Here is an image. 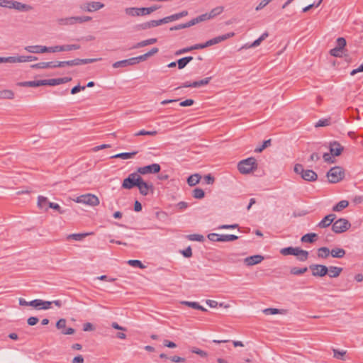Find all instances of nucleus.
Instances as JSON below:
<instances>
[{"mask_svg":"<svg viewBox=\"0 0 363 363\" xmlns=\"http://www.w3.org/2000/svg\"><path fill=\"white\" fill-rule=\"evenodd\" d=\"M158 51H159V50H158L157 48H153L149 52H147V53H145V54H144L143 55L131 58V60L137 61L138 63L140 62V61H145L148 57H150L154 55L155 54L157 53Z\"/></svg>","mask_w":363,"mask_h":363,"instance_id":"obj_19","label":"nucleus"},{"mask_svg":"<svg viewBox=\"0 0 363 363\" xmlns=\"http://www.w3.org/2000/svg\"><path fill=\"white\" fill-rule=\"evenodd\" d=\"M336 43V48H337L338 49H341L342 50L346 45V40L344 38H338L337 39Z\"/></svg>","mask_w":363,"mask_h":363,"instance_id":"obj_55","label":"nucleus"},{"mask_svg":"<svg viewBox=\"0 0 363 363\" xmlns=\"http://www.w3.org/2000/svg\"><path fill=\"white\" fill-rule=\"evenodd\" d=\"M211 79V77H206L200 81L194 82H192V85L194 86V87H199L201 86L206 85L209 83Z\"/></svg>","mask_w":363,"mask_h":363,"instance_id":"obj_41","label":"nucleus"},{"mask_svg":"<svg viewBox=\"0 0 363 363\" xmlns=\"http://www.w3.org/2000/svg\"><path fill=\"white\" fill-rule=\"evenodd\" d=\"M57 22H58L59 25H60V26H70V25L75 24L74 20V16L60 18V19H58Z\"/></svg>","mask_w":363,"mask_h":363,"instance_id":"obj_33","label":"nucleus"},{"mask_svg":"<svg viewBox=\"0 0 363 363\" xmlns=\"http://www.w3.org/2000/svg\"><path fill=\"white\" fill-rule=\"evenodd\" d=\"M141 177L138 173H132L125 178L122 183V188L125 189H131L135 186H138Z\"/></svg>","mask_w":363,"mask_h":363,"instance_id":"obj_6","label":"nucleus"},{"mask_svg":"<svg viewBox=\"0 0 363 363\" xmlns=\"http://www.w3.org/2000/svg\"><path fill=\"white\" fill-rule=\"evenodd\" d=\"M138 173L140 174H147L152 173H158L160 171V166L158 164H152L147 166L139 167Z\"/></svg>","mask_w":363,"mask_h":363,"instance_id":"obj_11","label":"nucleus"},{"mask_svg":"<svg viewBox=\"0 0 363 363\" xmlns=\"http://www.w3.org/2000/svg\"><path fill=\"white\" fill-rule=\"evenodd\" d=\"M48 200L46 197L43 196H39L38 197V206L41 209H45V211H48L47 206H49Z\"/></svg>","mask_w":363,"mask_h":363,"instance_id":"obj_26","label":"nucleus"},{"mask_svg":"<svg viewBox=\"0 0 363 363\" xmlns=\"http://www.w3.org/2000/svg\"><path fill=\"white\" fill-rule=\"evenodd\" d=\"M101 59L96 58H89V59H74L72 60L65 61L66 66H77L80 65H86L89 63H92L101 60Z\"/></svg>","mask_w":363,"mask_h":363,"instance_id":"obj_12","label":"nucleus"},{"mask_svg":"<svg viewBox=\"0 0 363 363\" xmlns=\"http://www.w3.org/2000/svg\"><path fill=\"white\" fill-rule=\"evenodd\" d=\"M350 222L345 218L337 220L332 226V230L335 233H342L347 230L350 228Z\"/></svg>","mask_w":363,"mask_h":363,"instance_id":"obj_7","label":"nucleus"},{"mask_svg":"<svg viewBox=\"0 0 363 363\" xmlns=\"http://www.w3.org/2000/svg\"><path fill=\"white\" fill-rule=\"evenodd\" d=\"M182 303L194 309L206 311V309L200 306L197 302L182 301Z\"/></svg>","mask_w":363,"mask_h":363,"instance_id":"obj_36","label":"nucleus"},{"mask_svg":"<svg viewBox=\"0 0 363 363\" xmlns=\"http://www.w3.org/2000/svg\"><path fill=\"white\" fill-rule=\"evenodd\" d=\"M208 238L213 242H220V235L217 233H210L208 235Z\"/></svg>","mask_w":363,"mask_h":363,"instance_id":"obj_58","label":"nucleus"},{"mask_svg":"<svg viewBox=\"0 0 363 363\" xmlns=\"http://www.w3.org/2000/svg\"><path fill=\"white\" fill-rule=\"evenodd\" d=\"M330 255L333 257L342 258L345 255V250L342 248H334L330 251Z\"/></svg>","mask_w":363,"mask_h":363,"instance_id":"obj_29","label":"nucleus"},{"mask_svg":"<svg viewBox=\"0 0 363 363\" xmlns=\"http://www.w3.org/2000/svg\"><path fill=\"white\" fill-rule=\"evenodd\" d=\"M11 9H14L21 11H28L32 10L33 7L28 4H22L16 1H11Z\"/></svg>","mask_w":363,"mask_h":363,"instance_id":"obj_17","label":"nucleus"},{"mask_svg":"<svg viewBox=\"0 0 363 363\" xmlns=\"http://www.w3.org/2000/svg\"><path fill=\"white\" fill-rule=\"evenodd\" d=\"M14 98V93L9 89H4L0 91V99H13Z\"/></svg>","mask_w":363,"mask_h":363,"instance_id":"obj_28","label":"nucleus"},{"mask_svg":"<svg viewBox=\"0 0 363 363\" xmlns=\"http://www.w3.org/2000/svg\"><path fill=\"white\" fill-rule=\"evenodd\" d=\"M303 254H302L301 252L298 253V255H297L296 257H298V259L300 261L304 262V261H306L308 259V252L307 251H306V250H303Z\"/></svg>","mask_w":363,"mask_h":363,"instance_id":"obj_61","label":"nucleus"},{"mask_svg":"<svg viewBox=\"0 0 363 363\" xmlns=\"http://www.w3.org/2000/svg\"><path fill=\"white\" fill-rule=\"evenodd\" d=\"M44 46L42 45H33V46H26L25 50L30 53H43V49Z\"/></svg>","mask_w":363,"mask_h":363,"instance_id":"obj_30","label":"nucleus"},{"mask_svg":"<svg viewBox=\"0 0 363 363\" xmlns=\"http://www.w3.org/2000/svg\"><path fill=\"white\" fill-rule=\"evenodd\" d=\"M343 151V147L337 142L330 143V152L333 156H339Z\"/></svg>","mask_w":363,"mask_h":363,"instance_id":"obj_18","label":"nucleus"},{"mask_svg":"<svg viewBox=\"0 0 363 363\" xmlns=\"http://www.w3.org/2000/svg\"><path fill=\"white\" fill-rule=\"evenodd\" d=\"M137 153H138V152H123V153H119V154L115 155L112 156L111 158H121L123 160H128V159L133 158L136 155Z\"/></svg>","mask_w":363,"mask_h":363,"instance_id":"obj_24","label":"nucleus"},{"mask_svg":"<svg viewBox=\"0 0 363 363\" xmlns=\"http://www.w3.org/2000/svg\"><path fill=\"white\" fill-rule=\"evenodd\" d=\"M94 233H78V234H72L69 235L67 238L68 239H74L75 240H81L83 238H86L88 235H93Z\"/></svg>","mask_w":363,"mask_h":363,"instance_id":"obj_37","label":"nucleus"},{"mask_svg":"<svg viewBox=\"0 0 363 363\" xmlns=\"http://www.w3.org/2000/svg\"><path fill=\"white\" fill-rule=\"evenodd\" d=\"M74 23H82L90 21L91 18L89 16H74Z\"/></svg>","mask_w":363,"mask_h":363,"instance_id":"obj_46","label":"nucleus"},{"mask_svg":"<svg viewBox=\"0 0 363 363\" xmlns=\"http://www.w3.org/2000/svg\"><path fill=\"white\" fill-rule=\"evenodd\" d=\"M349 205V202L346 200H342L338 202L335 206L333 208V211L339 212L347 208Z\"/></svg>","mask_w":363,"mask_h":363,"instance_id":"obj_31","label":"nucleus"},{"mask_svg":"<svg viewBox=\"0 0 363 363\" xmlns=\"http://www.w3.org/2000/svg\"><path fill=\"white\" fill-rule=\"evenodd\" d=\"M84 359L82 355L79 354L75 357L73 358L72 360V363H84Z\"/></svg>","mask_w":363,"mask_h":363,"instance_id":"obj_64","label":"nucleus"},{"mask_svg":"<svg viewBox=\"0 0 363 363\" xmlns=\"http://www.w3.org/2000/svg\"><path fill=\"white\" fill-rule=\"evenodd\" d=\"M128 264H130L132 267H139L141 269L145 268V266L143 265V264L139 260L130 259L128 262Z\"/></svg>","mask_w":363,"mask_h":363,"instance_id":"obj_48","label":"nucleus"},{"mask_svg":"<svg viewBox=\"0 0 363 363\" xmlns=\"http://www.w3.org/2000/svg\"><path fill=\"white\" fill-rule=\"evenodd\" d=\"M342 53V50L341 49H338L337 48H335L330 51V54L334 57H341Z\"/></svg>","mask_w":363,"mask_h":363,"instance_id":"obj_57","label":"nucleus"},{"mask_svg":"<svg viewBox=\"0 0 363 363\" xmlns=\"http://www.w3.org/2000/svg\"><path fill=\"white\" fill-rule=\"evenodd\" d=\"M65 61H57V62H39L31 65L33 69H48V68H57L63 67L66 66Z\"/></svg>","mask_w":363,"mask_h":363,"instance_id":"obj_8","label":"nucleus"},{"mask_svg":"<svg viewBox=\"0 0 363 363\" xmlns=\"http://www.w3.org/2000/svg\"><path fill=\"white\" fill-rule=\"evenodd\" d=\"M268 33H264L258 39L255 40L249 48H255L260 45V43L268 37Z\"/></svg>","mask_w":363,"mask_h":363,"instance_id":"obj_38","label":"nucleus"},{"mask_svg":"<svg viewBox=\"0 0 363 363\" xmlns=\"http://www.w3.org/2000/svg\"><path fill=\"white\" fill-rule=\"evenodd\" d=\"M238 238V236L234 235H220V242H230L236 240Z\"/></svg>","mask_w":363,"mask_h":363,"instance_id":"obj_40","label":"nucleus"},{"mask_svg":"<svg viewBox=\"0 0 363 363\" xmlns=\"http://www.w3.org/2000/svg\"><path fill=\"white\" fill-rule=\"evenodd\" d=\"M317 238H318V235L315 233H308V234L304 235L301 238V241L303 242L312 243L315 240V239Z\"/></svg>","mask_w":363,"mask_h":363,"instance_id":"obj_32","label":"nucleus"},{"mask_svg":"<svg viewBox=\"0 0 363 363\" xmlns=\"http://www.w3.org/2000/svg\"><path fill=\"white\" fill-rule=\"evenodd\" d=\"M234 35H235V33L233 32H230V33H226L225 35H220V36L216 37L214 38H212V39L206 41L205 43L196 44V45L190 46V47L180 49L175 52V55H180L182 54L189 52L194 50L203 49L207 47L220 43V42L224 41L228 38H230L233 37Z\"/></svg>","mask_w":363,"mask_h":363,"instance_id":"obj_1","label":"nucleus"},{"mask_svg":"<svg viewBox=\"0 0 363 363\" xmlns=\"http://www.w3.org/2000/svg\"><path fill=\"white\" fill-rule=\"evenodd\" d=\"M104 7V4L99 1L86 2L80 6L83 11L93 12Z\"/></svg>","mask_w":363,"mask_h":363,"instance_id":"obj_9","label":"nucleus"},{"mask_svg":"<svg viewBox=\"0 0 363 363\" xmlns=\"http://www.w3.org/2000/svg\"><path fill=\"white\" fill-rule=\"evenodd\" d=\"M191 351L192 353L199 354L201 357H206L208 356V354L206 352L201 350L197 347H192Z\"/></svg>","mask_w":363,"mask_h":363,"instance_id":"obj_50","label":"nucleus"},{"mask_svg":"<svg viewBox=\"0 0 363 363\" xmlns=\"http://www.w3.org/2000/svg\"><path fill=\"white\" fill-rule=\"evenodd\" d=\"M188 238H189V240H192V241L201 242L203 240V236L201 235H199V234L189 235H188Z\"/></svg>","mask_w":363,"mask_h":363,"instance_id":"obj_54","label":"nucleus"},{"mask_svg":"<svg viewBox=\"0 0 363 363\" xmlns=\"http://www.w3.org/2000/svg\"><path fill=\"white\" fill-rule=\"evenodd\" d=\"M294 250L293 247H289L282 248L280 250V252L281 255L286 256V255H292L294 253Z\"/></svg>","mask_w":363,"mask_h":363,"instance_id":"obj_51","label":"nucleus"},{"mask_svg":"<svg viewBox=\"0 0 363 363\" xmlns=\"http://www.w3.org/2000/svg\"><path fill=\"white\" fill-rule=\"evenodd\" d=\"M159 7L157 6H153L149 8H126L125 9V13L130 16H146L154 12Z\"/></svg>","mask_w":363,"mask_h":363,"instance_id":"obj_3","label":"nucleus"},{"mask_svg":"<svg viewBox=\"0 0 363 363\" xmlns=\"http://www.w3.org/2000/svg\"><path fill=\"white\" fill-rule=\"evenodd\" d=\"M201 179V176L199 174H194L189 177L187 179V183L190 186L196 185Z\"/></svg>","mask_w":363,"mask_h":363,"instance_id":"obj_27","label":"nucleus"},{"mask_svg":"<svg viewBox=\"0 0 363 363\" xmlns=\"http://www.w3.org/2000/svg\"><path fill=\"white\" fill-rule=\"evenodd\" d=\"M21 86L37 87L44 86L43 79L37 81H28L19 83Z\"/></svg>","mask_w":363,"mask_h":363,"instance_id":"obj_23","label":"nucleus"},{"mask_svg":"<svg viewBox=\"0 0 363 363\" xmlns=\"http://www.w3.org/2000/svg\"><path fill=\"white\" fill-rule=\"evenodd\" d=\"M330 124V120L329 118L320 119L315 124V127H324L328 126Z\"/></svg>","mask_w":363,"mask_h":363,"instance_id":"obj_52","label":"nucleus"},{"mask_svg":"<svg viewBox=\"0 0 363 363\" xmlns=\"http://www.w3.org/2000/svg\"><path fill=\"white\" fill-rule=\"evenodd\" d=\"M71 80H72L71 77L43 79V84H44V86H56V85L69 82Z\"/></svg>","mask_w":363,"mask_h":363,"instance_id":"obj_15","label":"nucleus"},{"mask_svg":"<svg viewBox=\"0 0 363 363\" xmlns=\"http://www.w3.org/2000/svg\"><path fill=\"white\" fill-rule=\"evenodd\" d=\"M257 167L256 160L250 157L240 161L238 164V169L241 174H249Z\"/></svg>","mask_w":363,"mask_h":363,"instance_id":"obj_2","label":"nucleus"},{"mask_svg":"<svg viewBox=\"0 0 363 363\" xmlns=\"http://www.w3.org/2000/svg\"><path fill=\"white\" fill-rule=\"evenodd\" d=\"M327 177L330 183H337L343 179L345 172L340 167H334L328 171Z\"/></svg>","mask_w":363,"mask_h":363,"instance_id":"obj_5","label":"nucleus"},{"mask_svg":"<svg viewBox=\"0 0 363 363\" xmlns=\"http://www.w3.org/2000/svg\"><path fill=\"white\" fill-rule=\"evenodd\" d=\"M193 60V57L189 56V57H183V58H181L179 59L178 61H177V65H178V68L182 69L183 68H184L186 67V65L189 62H191V60Z\"/></svg>","mask_w":363,"mask_h":363,"instance_id":"obj_35","label":"nucleus"},{"mask_svg":"<svg viewBox=\"0 0 363 363\" xmlns=\"http://www.w3.org/2000/svg\"><path fill=\"white\" fill-rule=\"evenodd\" d=\"M211 19V14L209 13H206L202 15L199 16L198 17L191 20L192 26L196 25V23H199L200 22Z\"/></svg>","mask_w":363,"mask_h":363,"instance_id":"obj_25","label":"nucleus"},{"mask_svg":"<svg viewBox=\"0 0 363 363\" xmlns=\"http://www.w3.org/2000/svg\"><path fill=\"white\" fill-rule=\"evenodd\" d=\"M191 26H192V23H191V21H189V22H187L186 23L179 24V25H177V26L170 28V30H181V29L189 28Z\"/></svg>","mask_w":363,"mask_h":363,"instance_id":"obj_43","label":"nucleus"},{"mask_svg":"<svg viewBox=\"0 0 363 363\" xmlns=\"http://www.w3.org/2000/svg\"><path fill=\"white\" fill-rule=\"evenodd\" d=\"M333 351L335 358L340 359L342 360L345 359L344 357L347 353V352L345 350L340 351L337 349H333Z\"/></svg>","mask_w":363,"mask_h":363,"instance_id":"obj_44","label":"nucleus"},{"mask_svg":"<svg viewBox=\"0 0 363 363\" xmlns=\"http://www.w3.org/2000/svg\"><path fill=\"white\" fill-rule=\"evenodd\" d=\"M328 274L329 277L331 278L339 277L342 271V268L334 266L330 267L329 268H328Z\"/></svg>","mask_w":363,"mask_h":363,"instance_id":"obj_22","label":"nucleus"},{"mask_svg":"<svg viewBox=\"0 0 363 363\" xmlns=\"http://www.w3.org/2000/svg\"><path fill=\"white\" fill-rule=\"evenodd\" d=\"M204 195V191L201 189L196 188L193 191V196L196 199H202Z\"/></svg>","mask_w":363,"mask_h":363,"instance_id":"obj_47","label":"nucleus"},{"mask_svg":"<svg viewBox=\"0 0 363 363\" xmlns=\"http://www.w3.org/2000/svg\"><path fill=\"white\" fill-rule=\"evenodd\" d=\"M310 269L314 277H324L328 274V267L322 264H312L310 266Z\"/></svg>","mask_w":363,"mask_h":363,"instance_id":"obj_10","label":"nucleus"},{"mask_svg":"<svg viewBox=\"0 0 363 363\" xmlns=\"http://www.w3.org/2000/svg\"><path fill=\"white\" fill-rule=\"evenodd\" d=\"M76 203H83L89 206H96L99 204L100 201L99 198L91 194H86L81 196H77L74 199Z\"/></svg>","mask_w":363,"mask_h":363,"instance_id":"obj_4","label":"nucleus"},{"mask_svg":"<svg viewBox=\"0 0 363 363\" xmlns=\"http://www.w3.org/2000/svg\"><path fill=\"white\" fill-rule=\"evenodd\" d=\"M301 178L306 181L314 182L317 179L318 175L314 171L306 169L303 173Z\"/></svg>","mask_w":363,"mask_h":363,"instance_id":"obj_21","label":"nucleus"},{"mask_svg":"<svg viewBox=\"0 0 363 363\" xmlns=\"http://www.w3.org/2000/svg\"><path fill=\"white\" fill-rule=\"evenodd\" d=\"M52 304L51 301H45L41 299H35L29 302V306L37 309H48Z\"/></svg>","mask_w":363,"mask_h":363,"instance_id":"obj_14","label":"nucleus"},{"mask_svg":"<svg viewBox=\"0 0 363 363\" xmlns=\"http://www.w3.org/2000/svg\"><path fill=\"white\" fill-rule=\"evenodd\" d=\"M20 56L19 57H6V62L8 63H17L20 62Z\"/></svg>","mask_w":363,"mask_h":363,"instance_id":"obj_63","label":"nucleus"},{"mask_svg":"<svg viewBox=\"0 0 363 363\" xmlns=\"http://www.w3.org/2000/svg\"><path fill=\"white\" fill-rule=\"evenodd\" d=\"M128 62H129V61H126L125 60H121V61H118L113 64V67L114 68H118L121 67H126V66H128Z\"/></svg>","mask_w":363,"mask_h":363,"instance_id":"obj_56","label":"nucleus"},{"mask_svg":"<svg viewBox=\"0 0 363 363\" xmlns=\"http://www.w3.org/2000/svg\"><path fill=\"white\" fill-rule=\"evenodd\" d=\"M294 172L298 174H300L301 177L302 176L303 173L304 172L305 169H303V166L300 164H296L295 166H294Z\"/></svg>","mask_w":363,"mask_h":363,"instance_id":"obj_59","label":"nucleus"},{"mask_svg":"<svg viewBox=\"0 0 363 363\" xmlns=\"http://www.w3.org/2000/svg\"><path fill=\"white\" fill-rule=\"evenodd\" d=\"M37 59L35 56H20V62L37 60Z\"/></svg>","mask_w":363,"mask_h":363,"instance_id":"obj_60","label":"nucleus"},{"mask_svg":"<svg viewBox=\"0 0 363 363\" xmlns=\"http://www.w3.org/2000/svg\"><path fill=\"white\" fill-rule=\"evenodd\" d=\"M336 216L335 214H329L326 216L319 223L318 227L324 228L328 227L332 224L333 220L335 219Z\"/></svg>","mask_w":363,"mask_h":363,"instance_id":"obj_20","label":"nucleus"},{"mask_svg":"<svg viewBox=\"0 0 363 363\" xmlns=\"http://www.w3.org/2000/svg\"><path fill=\"white\" fill-rule=\"evenodd\" d=\"M137 187L139 189L140 193L143 196H147L150 192L153 193L154 188L152 184L145 182L142 178Z\"/></svg>","mask_w":363,"mask_h":363,"instance_id":"obj_13","label":"nucleus"},{"mask_svg":"<svg viewBox=\"0 0 363 363\" xmlns=\"http://www.w3.org/2000/svg\"><path fill=\"white\" fill-rule=\"evenodd\" d=\"M56 327L57 329H65L66 327V320L64 318L60 319L56 323Z\"/></svg>","mask_w":363,"mask_h":363,"instance_id":"obj_62","label":"nucleus"},{"mask_svg":"<svg viewBox=\"0 0 363 363\" xmlns=\"http://www.w3.org/2000/svg\"><path fill=\"white\" fill-rule=\"evenodd\" d=\"M223 11V6H218L212 9L209 14H211V18H213L216 16L220 14Z\"/></svg>","mask_w":363,"mask_h":363,"instance_id":"obj_45","label":"nucleus"},{"mask_svg":"<svg viewBox=\"0 0 363 363\" xmlns=\"http://www.w3.org/2000/svg\"><path fill=\"white\" fill-rule=\"evenodd\" d=\"M157 134V132L156 130L153 131H147L145 130H141L134 134V136H141V135H150V136H155Z\"/></svg>","mask_w":363,"mask_h":363,"instance_id":"obj_42","label":"nucleus"},{"mask_svg":"<svg viewBox=\"0 0 363 363\" xmlns=\"http://www.w3.org/2000/svg\"><path fill=\"white\" fill-rule=\"evenodd\" d=\"M78 44L63 45L64 51H71L80 49Z\"/></svg>","mask_w":363,"mask_h":363,"instance_id":"obj_49","label":"nucleus"},{"mask_svg":"<svg viewBox=\"0 0 363 363\" xmlns=\"http://www.w3.org/2000/svg\"><path fill=\"white\" fill-rule=\"evenodd\" d=\"M263 259H264L263 256L257 255H253V256L246 257L244 259V263L247 266H252V265L257 264L262 262V261Z\"/></svg>","mask_w":363,"mask_h":363,"instance_id":"obj_16","label":"nucleus"},{"mask_svg":"<svg viewBox=\"0 0 363 363\" xmlns=\"http://www.w3.org/2000/svg\"><path fill=\"white\" fill-rule=\"evenodd\" d=\"M330 254L329 248L326 247H322L318 250V257L320 258H327Z\"/></svg>","mask_w":363,"mask_h":363,"instance_id":"obj_34","label":"nucleus"},{"mask_svg":"<svg viewBox=\"0 0 363 363\" xmlns=\"http://www.w3.org/2000/svg\"><path fill=\"white\" fill-rule=\"evenodd\" d=\"M263 313L266 315H275L278 313H282L280 310L271 308L264 309Z\"/></svg>","mask_w":363,"mask_h":363,"instance_id":"obj_53","label":"nucleus"},{"mask_svg":"<svg viewBox=\"0 0 363 363\" xmlns=\"http://www.w3.org/2000/svg\"><path fill=\"white\" fill-rule=\"evenodd\" d=\"M308 271V268L307 267H303V268H298V267H292L291 269V274H294V275H300V274H304L305 272H306Z\"/></svg>","mask_w":363,"mask_h":363,"instance_id":"obj_39","label":"nucleus"}]
</instances>
